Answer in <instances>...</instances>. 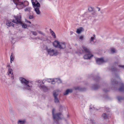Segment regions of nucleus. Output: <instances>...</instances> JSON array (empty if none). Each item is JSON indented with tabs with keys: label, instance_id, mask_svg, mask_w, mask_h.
<instances>
[{
	"label": "nucleus",
	"instance_id": "1",
	"mask_svg": "<svg viewBox=\"0 0 124 124\" xmlns=\"http://www.w3.org/2000/svg\"><path fill=\"white\" fill-rule=\"evenodd\" d=\"M20 80L21 83L24 85L23 89L24 90H27L31 91L32 89V85L30 84V82L23 78H19Z\"/></svg>",
	"mask_w": 124,
	"mask_h": 124
},
{
	"label": "nucleus",
	"instance_id": "2",
	"mask_svg": "<svg viewBox=\"0 0 124 124\" xmlns=\"http://www.w3.org/2000/svg\"><path fill=\"white\" fill-rule=\"evenodd\" d=\"M82 47L84 53L86 54L84 56V59H90L91 58L93 57V55L92 54L89 48L83 46H82Z\"/></svg>",
	"mask_w": 124,
	"mask_h": 124
},
{
	"label": "nucleus",
	"instance_id": "3",
	"mask_svg": "<svg viewBox=\"0 0 124 124\" xmlns=\"http://www.w3.org/2000/svg\"><path fill=\"white\" fill-rule=\"evenodd\" d=\"M15 20L13 19L12 21L13 23L17 24H19L22 26V28H27V25L23 23L21 21V16L20 15L14 16Z\"/></svg>",
	"mask_w": 124,
	"mask_h": 124
},
{
	"label": "nucleus",
	"instance_id": "4",
	"mask_svg": "<svg viewBox=\"0 0 124 124\" xmlns=\"http://www.w3.org/2000/svg\"><path fill=\"white\" fill-rule=\"evenodd\" d=\"M55 111V109L53 108L52 111L54 121H56L57 123L58 121V120L61 119V118L60 116L61 114V113L60 112H59L56 114H54V113Z\"/></svg>",
	"mask_w": 124,
	"mask_h": 124
},
{
	"label": "nucleus",
	"instance_id": "5",
	"mask_svg": "<svg viewBox=\"0 0 124 124\" xmlns=\"http://www.w3.org/2000/svg\"><path fill=\"white\" fill-rule=\"evenodd\" d=\"M46 49L48 54L50 55H56L57 54L58 52L57 50H54L51 49H48L47 47H46Z\"/></svg>",
	"mask_w": 124,
	"mask_h": 124
},
{
	"label": "nucleus",
	"instance_id": "6",
	"mask_svg": "<svg viewBox=\"0 0 124 124\" xmlns=\"http://www.w3.org/2000/svg\"><path fill=\"white\" fill-rule=\"evenodd\" d=\"M58 91L57 90L54 91L53 92V95L54 97V102L55 103H58L59 102V101L57 96L58 94L57 93Z\"/></svg>",
	"mask_w": 124,
	"mask_h": 124
},
{
	"label": "nucleus",
	"instance_id": "7",
	"mask_svg": "<svg viewBox=\"0 0 124 124\" xmlns=\"http://www.w3.org/2000/svg\"><path fill=\"white\" fill-rule=\"evenodd\" d=\"M111 83L112 86L114 89H117V86H118V82L115 81V78L114 77L112 78L111 79Z\"/></svg>",
	"mask_w": 124,
	"mask_h": 124
},
{
	"label": "nucleus",
	"instance_id": "8",
	"mask_svg": "<svg viewBox=\"0 0 124 124\" xmlns=\"http://www.w3.org/2000/svg\"><path fill=\"white\" fill-rule=\"evenodd\" d=\"M96 62L99 65L105 62L102 58H98L96 60Z\"/></svg>",
	"mask_w": 124,
	"mask_h": 124
},
{
	"label": "nucleus",
	"instance_id": "9",
	"mask_svg": "<svg viewBox=\"0 0 124 124\" xmlns=\"http://www.w3.org/2000/svg\"><path fill=\"white\" fill-rule=\"evenodd\" d=\"M66 47L65 42L61 43H59L58 48L60 49H64Z\"/></svg>",
	"mask_w": 124,
	"mask_h": 124
},
{
	"label": "nucleus",
	"instance_id": "10",
	"mask_svg": "<svg viewBox=\"0 0 124 124\" xmlns=\"http://www.w3.org/2000/svg\"><path fill=\"white\" fill-rule=\"evenodd\" d=\"M102 117L104 119H108L110 117L109 114L106 113H104L102 115Z\"/></svg>",
	"mask_w": 124,
	"mask_h": 124
},
{
	"label": "nucleus",
	"instance_id": "11",
	"mask_svg": "<svg viewBox=\"0 0 124 124\" xmlns=\"http://www.w3.org/2000/svg\"><path fill=\"white\" fill-rule=\"evenodd\" d=\"M39 87L40 89H42L44 92L47 91L48 89L47 87L46 86L41 85H39Z\"/></svg>",
	"mask_w": 124,
	"mask_h": 124
},
{
	"label": "nucleus",
	"instance_id": "12",
	"mask_svg": "<svg viewBox=\"0 0 124 124\" xmlns=\"http://www.w3.org/2000/svg\"><path fill=\"white\" fill-rule=\"evenodd\" d=\"M35 1L36 2H37L36 3L34 2H32V3L33 6H34L35 7H39V8H40V5L39 2H38L37 0H36Z\"/></svg>",
	"mask_w": 124,
	"mask_h": 124
},
{
	"label": "nucleus",
	"instance_id": "13",
	"mask_svg": "<svg viewBox=\"0 0 124 124\" xmlns=\"http://www.w3.org/2000/svg\"><path fill=\"white\" fill-rule=\"evenodd\" d=\"M73 90L71 89H68L66 90L65 92L63 93L64 95H68L69 93H71L72 92Z\"/></svg>",
	"mask_w": 124,
	"mask_h": 124
},
{
	"label": "nucleus",
	"instance_id": "14",
	"mask_svg": "<svg viewBox=\"0 0 124 124\" xmlns=\"http://www.w3.org/2000/svg\"><path fill=\"white\" fill-rule=\"evenodd\" d=\"M118 90L121 92H124V84L123 83H121L120 86Z\"/></svg>",
	"mask_w": 124,
	"mask_h": 124
},
{
	"label": "nucleus",
	"instance_id": "15",
	"mask_svg": "<svg viewBox=\"0 0 124 124\" xmlns=\"http://www.w3.org/2000/svg\"><path fill=\"white\" fill-rule=\"evenodd\" d=\"M39 7H36L34 8V10L37 15L40 14L41 12L39 10Z\"/></svg>",
	"mask_w": 124,
	"mask_h": 124
},
{
	"label": "nucleus",
	"instance_id": "16",
	"mask_svg": "<svg viewBox=\"0 0 124 124\" xmlns=\"http://www.w3.org/2000/svg\"><path fill=\"white\" fill-rule=\"evenodd\" d=\"M59 43V42L58 41L56 40L53 43V45L55 47H58Z\"/></svg>",
	"mask_w": 124,
	"mask_h": 124
},
{
	"label": "nucleus",
	"instance_id": "17",
	"mask_svg": "<svg viewBox=\"0 0 124 124\" xmlns=\"http://www.w3.org/2000/svg\"><path fill=\"white\" fill-rule=\"evenodd\" d=\"M99 86L96 85H93L92 86V88L94 90H96L99 88Z\"/></svg>",
	"mask_w": 124,
	"mask_h": 124
},
{
	"label": "nucleus",
	"instance_id": "18",
	"mask_svg": "<svg viewBox=\"0 0 124 124\" xmlns=\"http://www.w3.org/2000/svg\"><path fill=\"white\" fill-rule=\"evenodd\" d=\"M50 33L52 34V35L53 36V37L54 38H55L56 37L55 34L54 33L52 30L51 29H50Z\"/></svg>",
	"mask_w": 124,
	"mask_h": 124
},
{
	"label": "nucleus",
	"instance_id": "19",
	"mask_svg": "<svg viewBox=\"0 0 124 124\" xmlns=\"http://www.w3.org/2000/svg\"><path fill=\"white\" fill-rule=\"evenodd\" d=\"M82 29H83L82 27H81L77 29L76 31V32L78 34L80 33L82 31Z\"/></svg>",
	"mask_w": 124,
	"mask_h": 124
},
{
	"label": "nucleus",
	"instance_id": "20",
	"mask_svg": "<svg viewBox=\"0 0 124 124\" xmlns=\"http://www.w3.org/2000/svg\"><path fill=\"white\" fill-rule=\"evenodd\" d=\"M118 100L119 101H120L122 100H124V97L122 96H118L117 97Z\"/></svg>",
	"mask_w": 124,
	"mask_h": 124
},
{
	"label": "nucleus",
	"instance_id": "21",
	"mask_svg": "<svg viewBox=\"0 0 124 124\" xmlns=\"http://www.w3.org/2000/svg\"><path fill=\"white\" fill-rule=\"evenodd\" d=\"M90 123L91 124H96V122L93 119H90Z\"/></svg>",
	"mask_w": 124,
	"mask_h": 124
},
{
	"label": "nucleus",
	"instance_id": "22",
	"mask_svg": "<svg viewBox=\"0 0 124 124\" xmlns=\"http://www.w3.org/2000/svg\"><path fill=\"white\" fill-rule=\"evenodd\" d=\"M25 121L24 120H19L18 122V124H24Z\"/></svg>",
	"mask_w": 124,
	"mask_h": 124
},
{
	"label": "nucleus",
	"instance_id": "23",
	"mask_svg": "<svg viewBox=\"0 0 124 124\" xmlns=\"http://www.w3.org/2000/svg\"><path fill=\"white\" fill-rule=\"evenodd\" d=\"M13 53L11 54L10 57V62L12 63V61H13L14 60V57L13 56Z\"/></svg>",
	"mask_w": 124,
	"mask_h": 124
},
{
	"label": "nucleus",
	"instance_id": "24",
	"mask_svg": "<svg viewBox=\"0 0 124 124\" xmlns=\"http://www.w3.org/2000/svg\"><path fill=\"white\" fill-rule=\"evenodd\" d=\"M77 53H79L80 54H81L84 53V51L83 50L80 49L77 52Z\"/></svg>",
	"mask_w": 124,
	"mask_h": 124
},
{
	"label": "nucleus",
	"instance_id": "25",
	"mask_svg": "<svg viewBox=\"0 0 124 124\" xmlns=\"http://www.w3.org/2000/svg\"><path fill=\"white\" fill-rule=\"evenodd\" d=\"M31 32L33 35L34 36H36L37 34V33L36 31H31Z\"/></svg>",
	"mask_w": 124,
	"mask_h": 124
},
{
	"label": "nucleus",
	"instance_id": "26",
	"mask_svg": "<svg viewBox=\"0 0 124 124\" xmlns=\"http://www.w3.org/2000/svg\"><path fill=\"white\" fill-rule=\"evenodd\" d=\"M111 69L112 71H116L117 70V69L116 68L113 67H112V68H111Z\"/></svg>",
	"mask_w": 124,
	"mask_h": 124
},
{
	"label": "nucleus",
	"instance_id": "27",
	"mask_svg": "<svg viewBox=\"0 0 124 124\" xmlns=\"http://www.w3.org/2000/svg\"><path fill=\"white\" fill-rule=\"evenodd\" d=\"M12 24V23L10 22H8L6 23V25L8 26H10L11 24Z\"/></svg>",
	"mask_w": 124,
	"mask_h": 124
},
{
	"label": "nucleus",
	"instance_id": "28",
	"mask_svg": "<svg viewBox=\"0 0 124 124\" xmlns=\"http://www.w3.org/2000/svg\"><path fill=\"white\" fill-rule=\"evenodd\" d=\"M100 79V78L99 77H96V78L94 79V80H95L96 82H97Z\"/></svg>",
	"mask_w": 124,
	"mask_h": 124
},
{
	"label": "nucleus",
	"instance_id": "29",
	"mask_svg": "<svg viewBox=\"0 0 124 124\" xmlns=\"http://www.w3.org/2000/svg\"><path fill=\"white\" fill-rule=\"evenodd\" d=\"M55 79L57 80V81L58 83H61L62 82L60 78H56Z\"/></svg>",
	"mask_w": 124,
	"mask_h": 124
},
{
	"label": "nucleus",
	"instance_id": "30",
	"mask_svg": "<svg viewBox=\"0 0 124 124\" xmlns=\"http://www.w3.org/2000/svg\"><path fill=\"white\" fill-rule=\"evenodd\" d=\"M88 10L90 11H93V8L91 7H89L88 9Z\"/></svg>",
	"mask_w": 124,
	"mask_h": 124
},
{
	"label": "nucleus",
	"instance_id": "31",
	"mask_svg": "<svg viewBox=\"0 0 124 124\" xmlns=\"http://www.w3.org/2000/svg\"><path fill=\"white\" fill-rule=\"evenodd\" d=\"M111 52L112 53H114L115 52V50L114 48H112L111 50Z\"/></svg>",
	"mask_w": 124,
	"mask_h": 124
},
{
	"label": "nucleus",
	"instance_id": "32",
	"mask_svg": "<svg viewBox=\"0 0 124 124\" xmlns=\"http://www.w3.org/2000/svg\"><path fill=\"white\" fill-rule=\"evenodd\" d=\"M12 70L11 69H9H9H8V72H9V74H12L13 73L12 72Z\"/></svg>",
	"mask_w": 124,
	"mask_h": 124
},
{
	"label": "nucleus",
	"instance_id": "33",
	"mask_svg": "<svg viewBox=\"0 0 124 124\" xmlns=\"http://www.w3.org/2000/svg\"><path fill=\"white\" fill-rule=\"evenodd\" d=\"M37 31L41 35H44V34L42 31L38 30Z\"/></svg>",
	"mask_w": 124,
	"mask_h": 124
},
{
	"label": "nucleus",
	"instance_id": "34",
	"mask_svg": "<svg viewBox=\"0 0 124 124\" xmlns=\"http://www.w3.org/2000/svg\"><path fill=\"white\" fill-rule=\"evenodd\" d=\"M84 37V36L83 35H81L79 37V39L81 40H83V38Z\"/></svg>",
	"mask_w": 124,
	"mask_h": 124
},
{
	"label": "nucleus",
	"instance_id": "35",
	"mask_svg": "<svg viewBox=\"0 0 124 124\" xmlns=\"http://www.w3.org/2000/svg\"><path fill=\"white\" fill-rule=\"evenodd\" d=\"M34 17L33 15H30L29 16V18L30 19H32Z\"/></svg>",
	"mask_w": 124,
	"mask_h": 124
},
{
	"label": "nucleus",
	"instance_id": "36",
	"mask_svg": "<svg viewBox=\"0 0 124 124\" xmlns=\"http://www.w3.org/2000/svg\"><path fill=\"white\" fill-rule=\"evenodd\" d=\"M31 9H32V8L31 7H28L27 8L28 11L29 12H30V11L31 10Z\"/></svg>",
	"mask_w": 124,
	"mask_h": 124
},
{
	"label": "nucleus",
	"instance_id": "37",
	"mask_svg": "<svg viewBox=\"0 0 124 124\" xmlns=\"http://www.w3.org/2000/svg\"><path fill=\"white\" fill-rule=\"evenodd\" d=\"M53 79H47V81L48 82H50L52 81Z\"/></svg>",
	"mask_w": 124,
	"mask_h": 124
},
{
	"label": "nucleus",
	"instance_id": "38",
	"mask_svg": "<svg viewBox=\"0 0 124 124\" xmlns=\"http://www.w3.org/2000/svg\"><path fill=\"white\" fill-rule=\"evenodd\" d=\"M54 79H53L52 81H51V84H54L55 83L54 80Z\"/></svg>",
	"mask_w": 124,
	"mask_h": 124
},
{
	"label": "nucleus",
	"instance_id": "39",
	"mask_svg": "<svg viewBox=\"0 0 124 124\" xmlns=\"http://www.w3.org/2000/svg\"><path fill=\"white\" fill-rule=\"evenodd\" d=\"M23 3L21 2H18V3L17 4H18L19 5H23Z\"/></svg>",
	"mask_w": 124,
	"mask_h": 124
},
{
	"label": "nucleus",
	"instance_id": "40",
	"mask_svg": "<svg viewBox=\"0 0 124 124\" xmlns=\"http://www.w3.org/2000/svg\"><path fill=\"white\" fill-rule=\"evenodd\" d=\"M103 91L105 92H107L109 91V90L106 89H104L103 90Z\"/></svg>",
	"mask_w": 124,
	"mask_h": 124
},
{
	"label": "nucleus",
	"instance_id": "41",
	"mask_svg": "<svg viewBox=\"0 0 124 124\" xmlns=\"http://www.w3.org/2000/svg\"><path fill=\"white\" fill-rule=\"evenodd\" d=\"M118 66L119 67H121L122 68L124 69V65H118Z\"/></svg>",
	"mask_w": 124,
	"mask_h": 124
},
{
	"label": "nucleus",
	"instance_id": "42",
	"mask_svg": "<svg viewBox=\"0 0 124 124\" xmlns=\"http://www.w3.org/2000/svg\"><path fill=\"white\" fill-rule=\"evenodd\" d=\"M94 39V38L93 37H92L91 38V40L92 41H93V39Z\"/></svg>",
	"mask_w": 124,
	"mask_h": 124
},
{
	"label": "nucleus",
	"instance_id": "43",
	"mask_svg": "<svg viewBox=\"0 0 124 124\" xmlns=\"http://www.w3.org/2000/svg\"><path fill=\"white\" fill-rule=\"evenodd\" d=\"M115 76L116 78H119V76L117 74H115Z\"/></svg>",
	"mask_w": 124,
	"mask_h": 124
},
{
	"label": "nucleus",
	"instance_id": "44",
	"mask_svg": "<svg viewBox=\"0 0 124 124\" xmlns=\"http://www.w3.org/2000/svg\"><path fill=\"white\" fill-rule=\"evenodd\" d=\"M92 14L93 15H96V13L95 12H93L92 13Z\"/></svg>",
	"mask_w": 124,
	"mask_h": 124
},
{
	"label": "nucleus",
	"instance_id": "45",
	"mask_svg": "<svg viewBox=\"0 0 124 124\" xmlns=\"http://www.w3.org/2000/svg\"><path fill=\"white\" fill-rule=\"evenodd\" d=\"M26 21L27 23H31V22L30 21L27 20H26Z\"/></svg>",
	"mask_w": 124,
	"mask_h": 124
},
{
	"label": "nucleus",
	"instance_id": "46",
	"mask_svg": "<svg viewBox=\"0 0 124 124\" xmlns=\"http://www.w3.org/2000/svg\"><path fill=\"white\" fill-rule=\"evenodd\" d=\"M62 105H60V109H61V110H62Z\"/></svg>",
	"mask_w": 124,
	"mask_h": 124
},
{
	"label": "nucleus",
	"instance_id": "47",
	"mask_svg": "<svg viewBox=\"0 0 124 124\" xmlns=\"http://www.w3.org/2000/svg\"><path fill=\"white\" fill-rule=\"evenodd\" d=\"M97 8L98 9V11H99L100 10V8L97 7Z\"/></svg>",
	"mask_w": 124,
	"mask_h": 124
},
{
	"label": "nucleus",
	"instance_id": "48",
	"mask_svg": "<svg viewBox=\"0 0 124 124\" xmlns=\"http://www.w3.org/2000/svg\"><path fill=\"white\" fill-rule=\"evenodd\" d=\"M27 9H27V8H25L24 9V11H28V10H27Z\"/></svg>",
	"mask_w": 124,
	"mask_h": 124
},
{
	"label": "nucleus",
	"instance_id": "49",
	"mask_svg": "<svg viewBox=\"0 0 124 124\" xmlns=\"http://www.w3.org/2000/svg\"><path fill=\"white\" fill-rule=\"evenodd\" d=\"M101 13L103 14L104 12V11L103 10H101Z\"/></svg>",
	"mask_w": 124,
	"mask_h": 124
},
{
	"label": "nucleus",
	"instance_id": "50",
	"mask_svg": "<svg viewBox=\"0 0 124 124\" xmlns=\"http://www.w3.org/2000/svg\"><path fill=\"white\" fill-rule=\"evenodd\" d=\"M59 119H59L58 120V121L57 123V122H56V121H54L55 122H56V123L57 124H58V121Z\"/></svg>",
	"mask_w": 124,
	"mask_h": 124
},
{
	"label": "nucleus",
	"instance_id": "51",
	"mask_svg": "<svg viewBox=\"0 0 124 124\" xmlns=\"http://www.w3.org/2000/svg\"><path fill=\"white\" fill-rule=\"evenodd\" d=\"M14 24L12 23V24H11L10 26H12L13 27L14 26Z\"/></svg>",
	"mask_w": 124,
	"mask_h": 124
},
{
	"label": "nucleus",
	"instance_id": "52",
	"mask_svg": "<svg viewBox=\"0 0 124 124\" xmlns=\"http://www.w3.org/2000/svg\"><path fill=\"white\" fill-rule=\"evenodd\" d=\"M38 0L40 2H41L42 0Z\"/></svg>",
	"mask_w": 124,
	"mask_h": 124
},
{
	"label": "nucleus",
	"instance_id": "53",
	"mask_svg": "<svg viewBox=\"0 0 124 124\" xmlns=\"http://www.w3.org/2000/svg\"><path fill=\"white\" fill-rule=\"evenodd\" d=\"M70 33H71V34H72L73 33V32L72 31H70Z\"/></svg>",
	"mask_w": 124,
	"mask_h": 124
},
{
	"label": "nucleus",
	"instance_id": "54",
	"mask_svg": "<svg viewBox=\"0 0 124 124\" xmlns=\"http://www.w3.org/2000/svg\"><path fill=\"white\" fill-rule=\"evenodd\" d=\"M75 89L76 90H78L79 89L78 87H77V88H76Z\"/></svg>",
	"mask_w": 124,
	"mask_h": 124
},
{
	"label": "nucleus",
	"instance_id": "55",
	"mask_svg": "<svg viewBox=\"0 0 124 124\" xmlns=\"http://www.w3.org/2000/svg\"><path fill=\"white\" fill-rule=\"evenodd\" d=\"M37 38H38V39H39V37H37Z\"/></svg>",
	"mask_w": 124,
	"mask_h": 124
},
{
	"label": "nucleus",
	"instance_id": "56",
	"mask_svg": "<svg viewBox=\"0 0 124 124\" xmlns=\"http://www.w3.org/2000/svg\"><path fill=\"white\" fill-rule=\"evenodd\" d=\"M38 82H39V83L40 82H41V81H38Z\"/></svg>",
	"mask_w": 124,
	"mask_h": 124
},
{
	"label": "nucleus",
	"instance_id": "57",
	"mask_svg": "<svg viewBox=\"0 0 124 124\" xmlns=\"http://www.w3.org/2000/svg\"><path fill=\"white\" fill-rule=\"evenodd\" d=\"M90 109H92V108H89Z\"/></svg>",
	"mask_w": 124,
	"mask_h": 124
},
{
	"label": "nucleus",
	"instance_id": "58",
	"mask_svg": "<svg viewBox=\"0 0 124 124\" xmlns=\"http://www.w3.org/2000/svg\"><path fill=\"white\" fill-rule=\"evenodd\" d=\"M33 0H31V1L32 2L33 1Z\"/></svg>",
	"mask_w": 124,
	"mask_h": 124
},
{
	"label": "nucleus",
	"instance_id": "59",
	"mask_svg": "<svg viewBox=\"0 0 124 124\" xmlns=\"http://www.w3.org/2000/svg\"><path fill=\"white\" fill-rule=\"evenodd\" d=\"M42 83H43V84H44V83H43V82H42Z\"/></svg>",
	"mask_w": 124,
	"mask_h": 124
},
{
	"label": "nucleus",
	"instance_id": "60",
	"mask_svg": "<svg viewBox=\"0 0 124 124\" xmlns=\"http://www.w3.org/2000/svg\"><path fill=\"white\" fill-rule=\"evenodd\" d=\"M106 109H109L108 108H106Z\"/></svg>",
	"mask_w": 124,
	"mask_h": 124
},
{
	"label": "nucleus",
	"instance_id": "61",
	"mask_svg": "<svg viewBox=\"0 0 124 124\" xmlns=\"http://www.w3.org/2000/svg\"><path fill=\"white\" fill-rule=\"evenodd\" d=\"M107 111L108 112V111H108V110H107Z\"/></svg>",
	"mask_w": 124,
	"mask_h": 124
},
{
	"label": "nucleus",
	"instance_id": "62",
	"mask_svg": "<svg viewBox=\"0 0 124 124\" xmlns=\"http://www.w3.org/2000/svg\"><path fill=\"white\" fill-rule=\"evenodd\" d=\"M12 77H13L11 76V78H12Z\"/></svg>",
	"mask_w": 124,
	"mask_h": 124
},
{
	"label": "nucleus",
	"instance_id": "63",
	"mask_svg": "<svg viewBox=\"0 0 124 124\" xmlns=\"http://www.w3.org/2000/svg\"><path fill=\"white\" fill-rule=\"evenodd\" d=\"M93 36H95L94 35Z\"/></svg>",
	"mask_w": 124,
	"mask_h": 124
}]
</instances>
